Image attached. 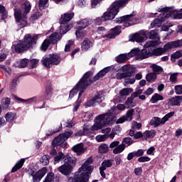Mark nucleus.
<instances>
[{
	"label": "nucleus",
	"mask_w": 182,
	"mask_h": 182,
	"mask_svg": "<svg viewBox=\"0 0 182 182\" xmlns=\"http://www.w3.org/2000/svg\"><path fill=\"white\" fill-rule=\"evenodd\" d=\"M108 72H110V67L105 68L94 77L93 80L90 78L92 73L90 72L86 73L82 78H81L79 82L75 85V87H74L70 92L69 99H72L74 96H76L79 90L80 92L78 94V97H80L89 85H90L92 82L99 80L100 77H103V76H105V75H106V73Z\"/></svg>",
	"instance_id": "nucleus-1"
},
{
	"label": "nucleus",
	"mask_w": 182,
	"mask_h": 182,
	"mask_svg": "<svg viewBox=\"0 0 182 182\" xmlns=\"http://www.w3.org/2000/svg\"><path fill=\"white\" fill-rule=\"evenodd\" d=\"M130 0H118L112 4L109 8L103 14L101 17L95 19L97 25H102L103 21H112L116 18V15L119 14L120 8L126 6Z\"/></svg>",
	"instance_id": "nucleus-2"
},
{
	"label": "nucleus",
	"mask_w": 182,
	"mask_h": 182,
	"mask_svg": "<svg viewBox=\"0 0 182 182\" xmlns=\"http://www.w3.org/2000/svg\"><path fill=\"white\" fill-rule=\"evenodd\" d=\"M93 163L92 158H88L82 166L79 168L78 171L75 172L73 177L68 178L69 182H87L89 181V176L93 171Z\"/></svg>",
	"instance_id": "nucleus-3"
},
{
	"label": "nucleus",
	"mask_w": 182,
	"mask_h": 182,
	"mask_svg": "<svg viewBox=\"0 0 182 182\" xmlns=\"http://www.w3.org/2000/svg\"><path fill=\"white\" fill-rule=\"evenodd\" d=\"M32 6L31 3L28 1H26L23 4H22L21 8L15 6L14 8V18L16 22H18V26L20 28H25V26L27 24L26 22V15L31 12V9Z\"/></svg>",
	"instance_id": "nucleus-4"
},
{
	"label": "nucleus",
	"mask_w": 182,
	"mask_h": 182,
	"mask_svg": "<svg viewBox=\"0 0 182 182\" xmlns=\"http://www.w3.org/2000/svg\"><path fill=\"white\" fill-rule=\"evenodd\" d=\"M114 119V114L113 112L100 114L95 119V124L91 127V130H100L106 124H111Z\"/></svg>",
	"instance_id": "nucleus-5"
},
{
	"label": "nucleus",
	"mask_w": 182,
	"mask_h": 182,
	"mask_svg": "<svg viewBox=\"0 0 182 182\" xmlns=\"http://www.w3.org/2000/svg\"><path fill=\"white\" fill-rule=\"evenodd\" d=\"M38 35L31 36L30 34H26L23 38V41H20L17 45L15 46V50L18 53L23 52V50H27L36 44V40L38 39Z\"/></svg>",
	"instance_id": "nucleus-6"
},
{
	"label": "nucleus",
	"mask_w": 182,
	"mask_h": 182,
	"mask_svg": "<svg viewBox=\"0 0 182 182\" xmlns=\"http://www.w3.org/2000/svg\"><path fill=\"white\" fill-rule=\"evenodd\" d=\"M182 46V40H178L176 41H171L164 45L163 48H158L156 49H149L150 56H161L163 53L167 52L170 49H174V48H180Z\"/></svg>",
	"instance_id": "nucleus-7"
},
{
	"label": "nucleus",
	"mask_w": 182,
	"mask_h": 182,
	"mask_svg": "<svg viewBox=\"0 0 182 182\" xmlns=\"http://www.w3.org/2000/svg\"><path fill=\"white\" fill-rule=\"evenodd\" d=\"M161 14L158 18H156L151 23V28H160L161 23L164 22L167 18H170L171 15H174V11L171 8L166 7L161 9Z\"/></svg>",
	"instance_id": "nucleus-8"
},
{
	"label": "nucleus",
	"mask_w": 182,
	"mask_h": 182,
	"mask_svg": "<svg viewBox=\"0 0 182 182\" xmlns=\"http://www.w3.org/2000/svg\"><path fill=\"white\" fill-rule=\"evenodd\" d=\"M134 16H136V11H134L129 15L117 18L114 22H116V23H124V26L126 28L132 26V25H136V23H140V18Z\"/></svg>",
	"instance_id": "nucleus-9"
},
{
	"label": "nucleus",
	"mask_w": 182,
	"mask_h": 182,
	"mask_svg": "<svg viewBox=\"0 0 182 182\" xmlns=\"http://www.w3.org/2000/svg\"><path fill=\"white\" fill-rule=\"evenodd\" d=\"M119 70L120 72L116 74L115 77L118 80H122V79H126V77H132L136 72V68L131 65H124L121 67Z\"/></svg>",
	"instance_id": "nucleus-10"
},
{
	"label": "nucleus",
	"mask_w": 182,
	"mask_h": 182,
	"mask_svg": "<svg viewBox=\"0 0 182 182\" xmlns=\"http://www.w3.org/2000/svg\"><path fill=\"white\" fill-rule=\"evenodd\" d=\"M76 163V159L72 158L70 154H68L66 158L65 159V164L58 168V171L65 176L70 174L72 171V165Z\"/></svg>",
	"instance_id": "nucleus-11"
},
{
	"label": "nucleus",
	"mask_w": 182,
	"mask_h": 182,
	"mask_svg": "<svg viewBox=\"0 0 182 182\" xmlns=\"http://www.w3.org/2000/svg\"><path fill=\"white\" fill-rule=\"evenodd\" d=\"M60 57L58 55L50 54L45 55L41 60V63L46 68H52L53 65H59L60 63Z\"/></svg>",
	"instance_id": "nucleus-12"
},
{
	"label": "nucleus",
	"mask_w": 182,
	"mask_h": 182,
	"mask_svg": "<svg viewBox=\"0 0 182 182\" xmlns=\"http://www.w3.org/2000/svg\"><path fill=\"white\" fill-rule=\"evenodd\" d=\"M174 116V112H171L166 114L162 119L155 117H153L150 121L151 126H154L155 127H159L161 124H164L166 122H168V119Z\"/></svg>",
	"instance_id": "nucleus-13"
},
{
	"label": "nucleus",
	"mask_w": 182,
	"mask_h": 182,
	"mask_svg": "<svg viewBox=\"0 0 182 182\" xmlns=\"http://www.w3.org/2000/svg\"><path fill=\"white\" fill-rule=\"evenodd\" d=\"M132 56H136V59L143 60V59H147L150 58V48L143 49L140 50L139 48H134L131 51Z\"/></svg>",
	"instance_id": "nucleus-14"
},
{
	"label": "nucleus",
	"mask_w": 182,
	"mask_h": 182,
	"mask_svg": "<svg viewBox=\"0 0 182 182\" xmlns=\"http://www.w3.org/2000/svg\"><path fill=\"white\" fill-rule=\"evenodd\" d=\"M73 134V132L71 131L64 132L60 135H58L57 137H55L53 141V146H62Z\"/></svg>",
	"instance_id": "nucleus-15"
},
{
	"label": "nucleus",
	"mask_w": 182,
	"mask_h": 182,
	"mask_svg": "<svg viewBox=\"0 0 182 182\" xmlns=\"http://www.w3.org/2000/svg\"><path fill=\"white\" fill-rule=\"evenodd\" d=\"M147 38H149V31L141 30L139 33H136L130 41H132V42L141 43V42H144Z\"/></svg>",
	"instance_id": "nucleus-16"
},
{
	"label": "nucleus",
	"mask_w": 182,
	"mask_h": 182,
	"mask_svg": "<svg viewBox=\"0 0 182 182\" xmlns=\"http://www.w3.org/2000/svg\"><path fill=\"white\" fill-rule=\"evenodd\" d=\"M131 144H133V141L132 140V138L130 137L124 138L122 144H119L117 147L113 149V154H120V153L124 151V149H126V145L131 146Z\"/></svg>",
	"instance_id": "nucleus-17"
},
{
	"label": "nucleus",
	"mask_w": 182,
	"mask_h": 182,
	"mask_svg": "<svg viewBox=\"0 0 182 182\" xmlns=\"http://www.w3.org/2000/svg\"><path fill=\"white\" fill-rule=\"evenodd\" d=\"M68 31L69 29H68V27L60 26V34L58 33H53L51 36H50L49 41L50 43H56L58 42V41H60L62 38V36L60 35H65V33H66Z\"/></svg>",
	"instance_id": "nucleus-18"
},
{
	"label": "nucleus",
	"mask_w": 182,
	"mask_h": 182,
	"mask_svg": "<svg viewBox=\"0 0 182 182\" xmlns=\"http://www.w3.org/2000/svg\"><path fill=\"white\" fill-rule=\"evenodd\" d=\"M134 114V109H129L125 116H122L116 121L117 124L124 123V122H132L133 120V115Z\"/></svg>",
	"instance_id": "nucleus-19"
},
{
	"label": "nucleus",
	"mask_w": 182,
	"mask_h": 182,
	"mask_svg": "<svg viewBox=\"0 0 182 182\" xmlns=\"http://www.w3.org/2000/svg\"><path fill=\"white\" fill-rule=\"evenodd\" d=\"M45 174H46V168H43L39 170L36 174L35 171H33L30 173V176L33 177V182H39L45 176Z\"/></svg>",
	"instance_id": "nucleus-20"
},
{
	"label": "nucleus",
	"mask_w": 182,
	"mask_h": 182,
	"mask_svg": "<svg viewBox=\"0 0 182 182\" xmlns=\"http://www.w3.org/2000/svg\"><path fill=\"white\" fill-rule=\"evenodd\" d=\"M111 33L107 35H103L102 38H107L108 39H114L117 35H120L122 32V26H117L115 28H112Z\"/></svg>",
	"instance_id": "nucleus-21"
},
{
	"label": "nucleus",
	"mask_w": 182,
	"mask_h": 182,
	"mask_svg": "<svg viewBox=\"0 0 182 182\" xmlns=\"http://www.w3.org/2000/svg\"><path fill=\"white\" fill-rule=\"evenodd\" d=\"M72 149L73 152L76 153L77 156H82L87 150V148L82 143L75 145Z\"/></svg>",
	"instance_id": "nucleus-22"
},
{
	"label": "nucleus",
	"mask_w": 182,
	"mask_h": 182,
	"mask_svg": "<svg viewBox=\"0 0 182 182\" xmlns=\"http://www.w3.org/2000/svg\"><path fill=\"white\" fill-rule=\"evenodd\" d=\"M182 102V95H176L168 100V105L170 106H180Z\"/></svg>",
	"instance_id": "nucleus-23"
},
{
	"label": "nucleus",
	"mask_w": 182,
	"mask_h": 182,
	"mask_svg": "<svg viewBox=\"0 0 182 182\" xmlns=\"http://www.w3.org/2000/svg\"><path fill=\"white\" fill-rule=\"evenodd\" d=\"M130 58H132V51L128 54H120L116 58V60L118 63H124L127 60H129Z\"/></svg>",
	"instance_id": "nucleus-24"
},
{
	"label": "nucleus",
	"mask_w": 182,
	"mask_h": 182,
	"mask_svg": "<svg viewBox=\"0 0 182 182\" xmlns=\"http://www.w3.org/2000/svg\"><path fill=\"white\" fill-rule=\"evenodd\" d=\"M156 137V131L154 129L146 130L143 133V139L149 140V139H154Z\"/></svg>",
	"instance_id": "nucleus-25"
},
{
	"label": "nucleus",
	"mask_w": 182,
	"mask_h": 182,
	"mask_svg": "<svg viewBox=\"0 0 182 182\" xmlns=\"http://www.w3.org/2000/svg\"><path fill=\"white\" fill-rule=\"evenodd\" d=\"M90 25V21L87 18L82 19L77 22V29H85Z\"/></svg>",
	"instance_id": "nucleus-26"
},
{
	"label": "nucleus",
	"mask_w": 182,
	"mask_h": 182,
	"mask_svg": "<svg viewBox=\"0 0 182 182\" xmlns=\"http://www.w3.org/2000/svg\"><path fill=\"white\" fill-rule=\"evenodd\" d=\"M74 15L75 14H64L61 16L60 22L61 23H66V22H69V21L72 20V18H73Z\"/></svg>",
	"instance_id": "nucleus-27"
},
{
	"label": "nucleus",
	"mask_w": 182,
	"mask_h": 182,
	"mask_svg": "<svg viewBox=\"0 0 182 182\" xmlns=\"http://www.w3.org/2000/svg\"><path fill=\"white\" fill-rule=\"evenodd\" d=\"M43 182H59V179L55 177V173L50 172L46 176Z\"/></svg>",
	"instance_id": "nucleus-28"
},
{
	"label": "nucleus",
	"mask_w": 182,
	"mask_h": 182,
	"mask_svg": "<svg viewBox=\"0 0 182 182\" xmlns=\"http://www.w3.org/2000/svg\"><path fill=\"white\" fill-rule=\"evenodd\" d=\"M92 46H93V43L87 39L84 40L81 44L82 50H89Z\"/></svg>",
	"instance_id": "nucleus-29"
},
{
	"label": "nucleus",
	"mask_w": 182,
	"mask_h": 182,
	"mask_svg": "<svg viewBox=\"0 0 182 182\" xmlns=\"http://www.w3.org/2000/svg\"><path fill=\"white\" fill-rule=\"evenodd\" d=\"M66 159V156H65V154H63L62 151H59L57 153L54 157V164H56V163H59L62 161V160H64Z\"/></svg>",
	"instance_id": "nucleus-30"
},
{
	"label": "nucleus",
	"mask_w": 182,
	"mask_h": 182,
	"mask_svg": "<svg viewBox=\"0 0 182 182\" xmlns=\"http://www.w3.org/2000/svg\"><path fill=\"white\" fill-rule=\"evenodd\" d=\"M28 63H29V60L24 58L15 63L14 66H16V68H26Z\"/></svg>",
	"instance_id": "nucleus-31"
},
{
	"label": "nucleus",
	"mask_w": 182,
	"mask_h": 182,
	"mask_svg": "<svg viewBox=\"0 0 182 182\" xmlns=\"http://www.w3.org/2000/svg\"><path fill=\"white\" fill-rule=\"evenodd\" d=\"M148 38H149V39L160 40V36H159V31L155 29V30H151V31H149Z\"/></svg>",
	"instance_id": "nucleus-32"
},
{
	"label": "nucleus",
	"mask_w": 182,
	"mask_h": 182,
	"mask_svg": "<svg viewBox=\"0 0 182 182\" xmlns=\"http://www.w3.org/2000/svg\"><path fill=\"white\" fill-rule=\"evenodd\" d=\"M160 100H164V97L160 95L158 93H155L151 98L150 102L151 103H157V102Z\"/></svg>",
	"instance_id": "nucleus-33"
},
{
	"label": "nucleus",
	"mask_w": 182,
	"mask_h": 182,
	"mask_svg": "<svg viewBox=\"0 0 182 182\" xmlns=\"http://www.w3.org/2000/svg\"><path fill=\"white\" fill-rule=\"evenodd\" d=\"M23 163H25V159H21L11 169L12 173H15L17 170H19V168H22V166H23Z\"/></svg>",
	"instance_id": "nucleus-34"
},
{
	"label": "nucleus",
	"mask_w": 182,
	"mask_h": 182,
	"mask_svg": "<svg viewBox=\"0 0 182 182\" xmlns=\"http://www.w3.org/2000/svg\"><path fill=\"white\" fill-rule=\"evenodd\" d=\"M84 28H77L75 32L76 37L78 39H82L86 36V31L83 30Z\"/></svg>",
	"instance_id": "nucleus-35"
},
{
	"label": "nucleus",
	"mask_w": 182,
	"mask_h": 182,
	"mask_svg": "<svg viewBox=\"0 0 182 182\" xmlns=\"http://www.w3.org/2000/svg\"><path fill=\"white\" fill-rule=\"evenodd\" d=\"M99 153L105 154L109 151V146L106 144H102L98 147Z\"/></svg>",
	"instance_id": "nucleus-36"
},
{
	"label": "nucleus",
	"mask_w": 182,
	"mask_h": 182,
	"mask_svg": "<svg viewBox=\"0 0 182 182\" xmlns=\"http://www.w3.org/2000/svg\"><path fill=\"white\" fill-rule=\"evenodd\" d=\"M18 100H19L20 102H25L27 105H31V103H36L38 102V97H33L26 100L18 98Z\"/></svg>",
	"instance_id": "nucleus-37"
},
{
	"label": "nucleus",
	"mask_w": 182,
	"mask_h": 182,
	"mask_svg": "<svg viewBox=\"0 0 182 182\" xmlns=\"http://www.w3.org/2000/svg\"><path fill=\"white\" fill-rule=\"evenodd\" d=\"M113 166V160H105L102 163L101 167L102 170H106L107 167H112Z\"/></svg>",
	"instance_id": "nucleus-38"
},
{
	"label": "nucleus",
	"mask_w": 182,
	"mask_h": 182,
	"mask_svg": "<svg viewBox=\"0 0 182 182\" xmlns=\"http://www.w3.org/2000/svg\"><path fill=\"white\" fill-rule=\"evenodd\" d=\"M49 160H50V156H49V155H43L40 159V162L43 166H48V164H49Z\"/></svg>",
	"instance_id": "nucleus-39"
},
{
	"label": "nucleus",
	"mask_w": 182,
	"mask_h": 182,
	"mask_svg": "<svg viewBox=\"0 0 182 182\" xmlns=\"http://www.w3.org/2000/svg\"><path fill=\"white\" fill-rule=\"evenodd\" d=\"M16 116V115L13 112H8L5 115V119L6 122H8L9 123H11V122H14V120H15Z\"/></svg>",
	"instance_id": "nucleus-40"
},
{
	"label": "nucleus",
	"mask_w": 182,
	"mask_h": 182,
	"mask_svg": "<svg viewBox=\"0 0 182 182\" xmlns=\"http://www.w3.org/2000/svg\"><path fill=\"white\" fill-rule=\"evenodd\" d=\"M146 79L147 82H154V80L157 79V75H156V73H150L146 75Z\"/></svg>",
	"instance_id": "nucleus-41"
},
{
	"label": "nucleus",
	"mask_w": 182,
	"mask_h": 182,
	"mask_svg": "<svg viewBox=\"0 0 182 182\" xmlns=\"http://www.w3.org/2000/svg\"><path fill=\"white\" fill-rule=\"evenodd\" d=\"M133 92V88H124L119 92L121 96H129Z\"/></svg>",
	"instance_id": "nucleus-42"
},
{
	"label": "nucleus",
	"mask_w": 182,
	"mask_h": 182,
	"mask_svg": "<svg viewBox=\"0 0 182 182\" xmlns=\"http://www.w3.org/2000/svg\"><path fill=\"white\" fill-rule=\"evenodd\" d=\"M159 45V41H148L145 45L144 48H154V46H157Z\"/></svg>",
	"instance_id": "nucleus-43"
},
{
	"label": "nucleus",
	"mask_w": 182,
	"mask_h": 182,
	"mask_svg": "<svg viewBox=\"0 0 182 182\" xmlns=\"http://www.w3.org/2000/svg\"><path fill=\"white\" fill-rule=\"evenodd\" d=\"M94 100L95 101V103H102V102L105 100V95H103V93H99L94 97Z\"/></svg>",
	"instance_id": "nucleus-44"
},
{
	"label": "nucleus",
	"mask_w": 182,
	"mask_h": 182,
	"mask_svg": "<svg viewBox=\"0 0 182 182\" xmlns=\"http://www.w3.org/2000/svg\"><path fill=\"white\" fill-rule=\"evenodd\" d=\"M109 139V135L107 134H104V135H97L95 137V140L98 141V143H100L102 141H106Z\"/></svg>",
	"instance_id": "nucleus-45"
},
{
	"label": "nucleus",
	"mask_w": 182,
	"mask_h": 182,
	"mask_svg": "<svg viewBox=\"0 0 182 182\" xmlns=\"http://www.w3.org/2000/svg\"><path fill=\"white\" fill-rule=\"evenodd\" d=\"M11 105V99L9 98H4L2 100V104L1 106L3 109H8L9 107V105Z\"/></svg>",
	"instance_id": "nucleus-46"
},
{
	"label": "nucleus",
	"mask_w": 182,
	"mask_h": 182,
	"mask_svg": "<svg viewBox=\"0 0 182 182\" xmlns=\"http://www.w3.org/2000/svg\"><path fill=\"white\" fill-rule=\"evenodd\" d=\"M136 82V78L132 77V78H127L125 79L124 82V86H129V85H134Z\"/></svg>",
	"instance_id": "nucleus-47"
},
{
	"label": "nucleus",
	"mask_w": 182,
	"mask_h": 182,
	"mask_svg": "<svg viewBox=\"0 0 182 182\" xmlns=\"http://www.w3.org/2000/svg\"><path fill=\"white\" fill-rule=\"evenodd\" d=\"M182 56V50H177L174 53L171 55V60H173V59H180Z\"/></svg>",
	"instance_id": "nucleus-48"
},
{
	"label": "nucleus",
	"mask_w": 182,
	"mask_h": 182,
	"mask_svg": "<svg viewBox=\"0 0 182 182\" xmlns=\"http://www.w3.org/2000/svg\"><path fill=\"white\" fill-rule=\"evenodd\" d=\"M152 69H153L154 73L160 74V73H161V72H163V68H161L156 64H154L152 65Z\"/></svg>",
	"instance_id": "nucleus-49"
},
{
	"label": "nucleus",
	"mask_w": 182,
	"mask_h": 182,
	"mask_svg": "<svg viewBox=\"0 0 182 182\" xmlns=\"http://www.w3.org/2000/svg\"><path fill=\"white\" fill-rule=\"evenodd\" d=\"M50 41L49 40H45L41 45V50H46L48 48H49V45H50Z\"/></svg>",
	"instance_id": "nucleus-50"
},
{
	"label": "nucleus",
	"mask_w": 182,
	"mask_h": 182,
	"mask_svg": "<svg viewBox=\"0 0 182 182\" xmlns=\"http://www.w3.org/2000/svg\"><path fill=\"white\" fill-rule=\"evenodd\" d=\"M0 14H2V19H6V16L8 15V13L6 12V10L5 9V6L0 4Z\"/></svg>",
	"instance_id": "nucleus-51"
},
{
	"label": "nucleus",
	"mask_w": 182,
	"mask_h": 182,
	"mask_svg": "<svg viewBox=\"0 0 182 182\" xmlns=\"http://www.w3.org/2000/svg\"><path fill=\"white\" fill-rule=\"evenodd\" d=\"M174 90L176 95H182V85H176Z\"/></svg>",
	"instance_id": "nucleus-52"
},
{
	"label": "nucleus",
	"mask_w": 182,
	"mask_h": 182,
	"mask_svg": "<svg viewBox=\"0 0 182 182\" xmlns=\"http://www.w3.org/2000/svg\"><path fill=\"white\" fill-rule=\"evenodd\" d=\"M31 63V68H36V65H38V63H39V60L38 59H31L28 61V63Z\"/></svg>",
	"instance_id": "nucleus-53"
},
{
	"label": "nucleus",
	"mask_w": 182,
	"mask_h": 182,
	"mask_svg": "<svg viewBox=\"0 0 182 182\" xmlns=\"http://www.w3.org/2000/svg\"><path fill=\"white\" fill-rule=\"evenodd\" d=\"M151 159L149 156H141L138 159L139 163H146L150 161Z\"/></svg>",
	"instance_id": "nucleus-54"
},
{
	"label": "nucleus",
	"mask_w": 182,
	"mask_h": 182,
	"mask_svg": "<svg viewBox=\"0 0 182 182\" xmlns=\"http://www.w3.org/2000/svg\"><path fill=\"white\" fill-rule=\"evenodd\" d=\"M141 93H143V90L138 89L136 90V92L132 94V97H133V99H134V97H138V96H140Z\"/></svg>",
	"instance_id": "nucleus-55"
},
{
	"label": "nucleus",
	"mask_w": 182,
	"mask_h": 182,
	"mask_svg": "<svg viewBox=\"0 0 182 182\" xmlns=\"http://www.w3.org/2000/svg\"><path fill=\"white\" fill-rule=\"evenodd\" d=\"M95 105H96V102L95 101V98H92V100H88L85 103V106L87 107H92V106H94Z\"/></svg>",
	"instance_id": "nucleus-56"
},
{
	"label": "nucleus",
	"mask_w": 182,
	"mask_h": 182,
	"mask_svg": "<svg viewBox=\"0 0 182 182\" xmlns=\"http://www.w3.org/2000/svg\"><path fill=\"white\" fill-rule=\"evenodd\" d=\"M89 133V129L84 128L83 132L78 131L77 133H75V136H83V134H87Z\"/></svg>",
	"instance_id": "nucleus-57"
},
{
	"label": "nucleus",
	"mask_w": 182,
	"mask_h": 182,
	"mask_svg": "<svg viewBox=\"0 0 182 182\" xmlns=\"http://www.w3.org/2000/svg\"><path fill=\"white\" fill-rule=\"evenodd\" d=\"M48 1L49 0H39L38 6L40 9H43V8H45V5L48 4Z\"/></svg>",
	"instance_id": "nucleus-58"
},
{
	"label": "nucleus",
	"mask_w": 182,
	"mask_h": 182,
	"mask_svg": "<svg viewBox=\"0 0 182 182\" xmlns=\"http://www.w3.org/2000/svg\"><path fill=\"white\" fill-rule=\"evenodd\" d=\"M119 144H120V141H114L109 144V149H116V147H119Z\"/></svg>",
	"instance_id": "nucleus-59"
},
{
	"label": "nucleus",
	"mask_w": 182,
	"mask_h": 182,
	"mask_svg": "<svg viewBox=\"0 0 182 182\" xmlns=\"http://www.w3.org/2000/svg\"><path fill=\"white\" fill-rule=\"evenodd\" d=\"M171 26H173V24H171V23H169L168 25L164 24L161 26V30L167 32V31H168V28H171Z\"/></svg>",
	"instance_id": "nucleus-60"
},
{
	"label": "nucleus",
	"mask_w": 182,
	"mask_h": 182,
	"mask_svg": "<svg viewBox=\"0 0 182 182\" xmlns=\"http://www.w3.org/2000/svg\"><path fill=\"white\" fill-rule=\"evenodd\" d=\"M84 118L85 119L86 122H89V120H92L93 119V114L92 113H85Z\"/></svg>",
	"instance_id": "nucleus-61"
},
{
	"label": "nucleus",
	"mask_w": 182,
	"mask_h": 182,
	"mask_svg": "<svg viewBox=\"0 0 182 182\" xmlns=\"http://www.w3.org/2000/svg\"><path fill=\"white\" fill-rule=\"evenodd\" d=\"M97 32L100 35H105V33H106V29L104 27H98Z\"/></svg>",
	"instance_id": "nucleus-62"
},
{
	"label": "nucleus",
	"mask_w": 182,
	"mask_h": 182,
	"mask_svg": "<svg viewBox=\"0 0 182 182\" xmlns=\"http://www.w3.org/2000/svg\"><path fill=\"white\" fill-rule=\"evenodd\" d=\"M141 173H143V168H141V167H138L134 169V174L136 176H141Z\"/></svg>",
	"instance_id": "nucleus-63"
},
{
	"label": "nucleus",
	"mask_w": 182,
	"mask_h": 182,
	"mask_svg": "<svg viewBox=\"0 0 182 182\" xmlns=\"http://www.w3.org/2000/svg\"><path fill=\"white\" fill-rule=\"evenodd\" d=\"M132 129H141V124L137 122H132Z\"/></svg>",
	"instance_id": "nucleus-64"
}]
</instances>
